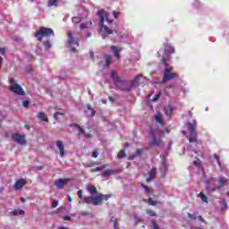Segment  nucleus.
<instances>
[{"label": "nucleus", "mask_w": 229, "mask_h": 229, "mask_svg": "<svg viewBox=\"0 0 229 229\" xmlns=\"http://www.w3.org/2000/svg\"><path fill=\"white\" fill-rule=\"evenodd\" d=\"M171 53H174V47L171 46H166L164 50L157 52V56H161V62L165 65L164 83H165V81H171V80H174V78H178V74L173 72V67L167 68V60H169Z\"/></svg>", "instance_id": "1"}, {"label": "nucleus", "mask_w": 229, "mask_h": 229, "mask_svg": "<svg viewBox=\"0 0 229 229\" xmlns=\"http://www.w3.org/2000/svg\"><path fill=\"white\" fill-rule=\"evenodd\" d=\"M87 191L89 192L90 196L84 197V203H88L89 205H95V207H97L98 205H101L103 201H108V199L112 198L110 194H99V191H98V189L94 185H88Z\"/></svg>", "instance_id": "2"}, {"label": "nucleus", "mask_w": 229, "mask_h": 229, "mask_svg": "<svg viewBox=\"0 0 229 229\" xmlns=\"http://www.w3.org/2000/svg\"><path fill=\"white\" fill-rule=\"evenodd\" d=\"M111 77L114 81V85L123 91H128L131 89V85H130L127 81L121 80L116 72H111Z\"/></svg>", "instance_id": "3"}, {"label": "nucleus", "mask_w": 229, "mask_h": 229, "mask_svg": "<svg viewBox=\"0 0 229 229\" xmlns=\"http://www.w3.org/2000/svg\"><path fill=\"white\" fill-rule=\"evenodd\" d=\"M98 15L100 17V22L102 24V31L105 33H107V35L114 34V30H110L106 25H105V21H107L109 24H112L114 21L108 20V13H106L105 10L99 11Z\"/></svg>", "instance_id": "4"}, {"label": "nucleus", "mask_w": 229, "mask_h": 229, "mask_svg": "<svg viewBox=\"0 0 229 229\" xmlns=\"http://www.w3.org/2000/svg\"><path fill=\"white\" fill-rule=\"evenodd\" d=\"M196 120H193V123H188L187 126H188V131L189 134L187 136V139L189 140V142H191V144H192V142H198V132H196Z\"/></svg>", "instance_id": "5"}, {"label": "nucleus", "mask_w": 229, "mask_h": 229, "mask_svg": "<svg viewBox=\"0 0 229 229\" xmlns=\"http://www.w3.org/2000/svg\"><path fill=\"white\" fill-rule=\"evenodd\" d=\"M10 87L9 89L11 92H13L14 94H17V96H26V91L22 89L21 85L15 82V79L12 78L10 80Z\"/></svg>", "instance_id": "6"}, {"label": "nucleus", "mask_w": 229, "mask_h": 229, "mask_svg": "<svg viewBox=\"0 0 229 229\" xmlns=\"http://www.w3.org/2000/svg\"><path fill=\"white\" fill-rule=\"evenodd\" d=\"M12 140L19 146H28V140H26V134H21L19 132H13L11 135Z\"/></svg>", "instance_id": "7"}, {"label": "nucleus", "mask_w": 229, "mask_h": 229, "mask_svg": "<svg viewBox=\"0 0 229 229\" xmlns=\"http://www.w3.org/2000/svg\"><path fill=\"white\" fill-rule=\"evenodd\" d=\"M49 35H55V33L51 29L42 27L38 31L36 32L35 37L39 42H42V37H49Z\"/></svg>", "instance_id": "8"}, {"label": "nucleus", "mask_w": 229, "mask_h": 229, "mask_svg": "<svg viewBox=\"0 0 229 229\" xmlns=\"http://www.w3.org/2000/svg\"><path fill=\"white\" fill-rule=\"evenodd\" d=\"M67 37H68V47H70L71 51H76V47H78V46H80V44H78V39H76V38H74V34H72V32L68 31L67 32Z\"/></svg>", "instance_id": "9"}, {"label": "nucleus", "mask_w": 229, "mask_h": 229, "mask_svg": "<svg viewBox=\"0 0 229 229\" xmlns=\"http://www.w3.org/2000/svg\"><path fill=\"white\" fill-rule=\"evenodd\" d=\"M69 182H71L70 178L56 179L54 182V185H55L57 189L62 190L64 187H65V185H67V183H69Z\"/></svg>", "instance_id": "10"}, {"label": "nucleus", "mask_w": 229, "mask_h": 229, "mask_svg": "<svg viewBox=\"0 0 229 229\" xmlns=\"http://www.w3.org/2000/svg\"><path fill=\"white\" fill-rule=\"evenodd\" d=\"M56 147L59 149V153H60L61 157H65V146H64V141L58 140L56 142Z\"/></svg>", "instance_id": "11"}, {"label": "nucleus", "mask_w": 229, "mask_h": 229, "mask_svg": "<svg viewBox=\"0 0 229 229\" xmlns=\"http://www.w3.org/2000/svg\"><path fill=\"white\" fill-rule=\"evenodd\" d=\"M25 185H26V181H24V179H19L14 183V189L16 191H19V189H22Z\"/></svg>", "instance_id": "12"}, {"label": "nucleus", "mask_w": 229, "mask_h": 229, "mask_svg": "<svg viewBox=\"0 0 229 229\" xmlns=\"http://www.w3.org/2000/svg\"><path fill=\"white\" fill-rule=\"evenodd\" d=\"M157 175V168H152L148 173V178L146 179V182H149L155 179Z\"/></svg>", "instance_id": "13"}, {"label": "nucleus", "mask_w": 229, "mask_h": 229, "mask_svg": "<svg viewBox=\"0 0 229 229\" xmlns=\"http://www.w3.org/2000/svg\"><path fill=\"white\" fill-rule=\"evenodd\" d=\"M111 49L114 52V55L116 58V60H119V58H121V55L119 53H121V51H123V49L117 48V47H115V46H111Z\"/></svg>", "instance_id": "14"}, {"label": "nucleus", "mask_w": 229, "mask_h": 229, "mask_svg": "<svg viewBox=\"0 0 229 229\" xmlns=\"http://www.w3.org/2000/svg\"><path fill=\"white\" fill-rule=\"evenodd\" d=\"M37 117L38 119H39V121H43L45 123H47L49 121V119L47 118V114L43 112L38 113Z\"/></svg>", "instance_id": "15"}, {"label": "nucleus", "mask_w": 229, "mask_h": 229, "mask_svg": "<svg viewBox=\"0 0 229 229\" xmlns=\"http://www.w3.org/2000/svg\"><path fill=\"white\" fill-rule=\"evenodd\" d=\"M115 173H119V170H106L102 173V177L106 178L108 176H112V174H115Z\"/></svg>", "instance_id": "16"}, {"label": "nucleus", "mask_w": 229, "mask_h": 229, "mask_svg": "<svg viewBox=\"0 0 229 229\" xmlns=\"http://www.w3.org/2000/svg\"><path fill=\"white\" fill-rule=\"evenodd\" d=\"M85 113L87 117H94V115H96V111H94L90 106H87V110Z\"/></svg>", "instance_id": "17"}, {"label": "nucleus", "mask_w": 229, "mask_h": 229, "mask_svg": "<svg viewBox=\"0 0 229 229\" xmlns=\"http://www.w3.org/2000/svg\"><path fill=\"white\" fill-rule=\"evenodd\" d=\"M160 139H157L156 135H152V141L150 142V146H160Z\"/></svg>", "instance_id": "18"}, {"label": "nucleus", "mask_w": 229, "mask_h": 229, "mask_svg": "<svg viewBox=\"0 0 229 229\" xmlns=\"http://www.w3.org/2000/svg\"><path fill=\"white\" fill-rule=\"evenodd\" d=\"M11 216H23L24 210L22 209H14L11 212H9Z\"/></svg>", "instance_id": "19"}, {"label": "nucleus", "mask_w": 229, "mask_h": 229, "mask_svg": "<svg viewBox=\"0 0 229 229\" xmlns=\"http://www.w3.org/2000/svg\"><path fill=\"white\" fill-rule=\"evenodd\" d=\"M140 78H142V75H138L137 77H135L134 79H133V81H131V85L133 86V87H139V83H140Z\"/></svg>", "instance_id": "20"}, {"label": "nucleus", "mask_w": 229, "mask_h": 229, "mask_svg": "<svg viewBox=\"0 0 229 229\" xmlns=\"http://www.w3.org/2000/svg\"><path fill=\"white\" fill-rule=\"evenodd\" d=\"M145 201L152 207H157V205H158V202L157 200H154L151 197L148 199H145Z\"/></svg>", "instance_id": "21"}, {"label": "nucleus", "mask_w": 229, "mask_h": 229, "mask_svg": "<svg viewBox=\"0 0 229 229\" xmlns=\"http://www.w3.org/2000/svg\"><path fill=\"white\" fill-rule=\"evenodd\" d=\"M199 198H200V199L202 201H204V203H208V198L207 197V195H205V193L203 191H201L199 194Z\"/></svg>", "instance_id": "22"}, {"label": "nucleus", "mask_w": 229, "mask_h": 229, "mask_svg": "<svg viewBox=\"0 0 229 229\" xmlns=\"http://www.w3.org/2000/svg\"><path fill=\"white\" fill-rule=\"evenodd\" d=\"M105 65L106 67H108V65H110L111 62H112V56L110 55H105Z\"/></svg>", "instance_id": "23"}, {"label": "nucleus", "mask_w": 229, "mask_h": 229, "mask_svg": "<svg viewBox=\"0 0 229 229\" xmlns=\"http://www.w3.org/2000/svg\"><path fill=\"white\" fill-rule=\"evenodd\" d=\"M226 182H228V180H226V178L220 177L218 179V187H223L225 185V183H226Z\"/></svg>", "instance_id": "24"}, {"label": "nucleus", "mask_w": 229, "mask_h": 229, "mask_svg": "<svg viewBox=\"0 0 229 229\" xmlns=\"http://www.w3.org/2000/svg\"><path fill=\"white\" fill-rule=\"evenodd\" d=\"M155 120L157 123H159V124H164V120H162V114L160 113L157 114V115L155 116Z\"/></svg>", "instance_id": "25"}, {"label": "nucleus", "mask_w": 229, "mask_h": 229, "mask_svg": "<svg viewBox=\"0 0 229 229\" xmlns=\"http://www.w3.org/2000/svg\"><path fill=\"white\" fill-rule=\"evenodd\" d=\"M106 167V165H103L102 166L96 167L91 169V173H96L97 171H103Z\"/></svg>", "instance_id": "26"}, {"label": "nucleus", "mask_w": 229, "mask_h": 229, "mask_svg": "<svg viewBox=\"0 0 229 229\" xmlns=\"http://www.w3.org/2000/svg\"><path fill=\"white\" fill-rule=\"evenodd\" d=\"M57 0H48L47 6H57Z\"/></svg>", "instance_id": "27"}, {"label": "nucleus", "mask_w": 229, "mask_h": 229, "mask_svg": "<svg viewBox=\"0 0 229 229\" xmlns=\"http://www.w3.org/2000/svg\"><path fill=\"white\" fill-rule=\"evenodd\" d=\"M118 158H124L126 157V152L124 150H120L117 154Z\"/></svg>", "instance_id": "28"}, {"label": "nucleus", "mask_w": 229, "mask_h": 229, "mask_svg": "<svg viewBox=\"0 0 229 229\" xmlns=\"http://www.w3.org/2000/svg\"><path fill=\"white\" fill-rule=\"evenodd\" d=\"M147 214L152 217H155V216H157V213L155 211H153L152 209H147L146 210Z\"/></svg>", "instance_id": "29"}, {"label": "nucleus", "mask_w": 229, "mask_h": 229, "mask_svg": "<svg viewBox=\"0 0 229 229\" xmlns=\"http://www.w3.org/2000/svg\"><path fill=\"white\" fill-rule=\"evenodd\" d=\"M214 157H215L219 167H221V158L219 157V155L215 154Z\"/></svg>", "instance_id": "30"}, {"label": "nucleus", "mask_w": 229, "mask_h": 229, "mask_svg": "<svg viewBox=\"0 0 229 229\" xmlns=\"http://www.w3.org/2000/svg\"><path fill=\"white\" fill-rule=\"evenodd\" d=\"M77 194H78L80 199H83V201H85V198H83V191H81V190L78 191Z\"/></svg>", "instance_id": "31"}, {"label": "nucleus", "mask_w": 229, "mask_h": 229, "mask_svg": "<svg viewBox=\"0 0 229 229\" xmlns=\"http://www.w3.org/2000/svg\"><path fill=\"white\" fill-rule=\"evenodd\" d=\"M72 21L74 24H78V22H81V19H80V17H73Z\"/></svg>", "instance_id": "32"}, {"label": "nucleus", "mask_w": 229, "mask_h": 229, "mask_svg": "<svg viewBox=\"0 0 229 229\" xmlns=\"http://www.w3.org/2000/svg\"><path fill=\"white\" fill-rule=\"evenodd\" d=\"M172 113H173V110L171 109V107H168V108L165 109V114L166 115H171Z\"/></svg>", "instance_id": "33"}, {"label": "nucleus", "mask_w": 229, "mask_h": 229, "mask_svg": "<svg viewBox=\"0 0 229 229\" xmlns=\"http://www.w3.org/2000/svg\"><path fill=\"white\" fill-rule=\"evenodd\" d=\"M99 156V152L97 150H94L91 154V157H93V158H98V157Z\"/></svg>", "instance_id": "34"}, {"label": "nucleus", "mask_w": 229, "mask_h": 229, "mask_svg": "<svg viewBox=\"0 0 229 229\" xmlns=\"http://www.w3.org/2000/svg\"><path fill=\"white\" fill-rule=\"evenodd\" d=\"M58 115H64V113H60V112L55 113L54 119H55V121L58 120Z\"/></svg>", "instance_id": "35"}, {"label": "nucleus", "mask_w": 229, "mask_h": 229, "mask_svg": "<svg viewBox=\"0 0 229 229\" xmlns=\"http://www.w3.org/2000/svg\"><path fill=\"white\" fill-rule=\"evenodd\" d=\"M188 217H189L190 219H193V220H196V219H197L195 214L192 215V214H191V213H188Z\"/></svg>", "instance_id": "36"}, {"label": "nucleus", "mask_w": 229, "mask_h": 229, "mask_svg": "<svg viewBox=\"0 0 229 229\" xmlns=\"http://www.w3.org/2000/svg\"><path fill=\"white\" fill-rule=\"evenodd\" d=\"M22 106H24V108H28V106H30V101L28 100L23 101Z\"/></svg>", "instance_id": "37"}, {"label": "nucleus", "mask_w": 229, "mask_h": 229, "mask_svg": "<svg viewBox=\"0 0 229 229\" xmlns=\"http://www.w3.org/2000/svg\"><path fill=\"white\" fill-rule=\"evenodd\" d=\"M44 46H45V47H47V49H49L51 47V43L49 41H46L44 43Z\"/></svg>", "instance_id": "38"}, {"label": "nucleus", "mask_w": 229, "mask_h": 229, "mask_svg": "<svg viewBox=\"0 0 229 229\" xmlns=\"http://www.w3.org/2000/svg\"><path fill=\"white\" fill-rule=\"evenodd\" d=\"M58 207V200H54L52 203V208H56Z\"/></svg>", "instance_id": "39"}, {"label": "nucleus", "mask_w": 229, "mask_h": 229, "mask_svg": "<svg viewBox=\"0 0 229 229\" xmlns=\"http://www.w3.org/2000/svg\"><path fill=\"white\" fill-rule=\"evenodd\" d=\"M161 93H157L155 98H153V101H158L160 99Z\"/></svg>", "instance_id": "40"}, {"label": "nucleus", "mask_w": 229, "mask_h": 229, "mask_svg": "<svg viewBox=\"0 0 229 229\" xmlns=\"http://www.w3.org/2000/svg\"><path fill=\"white\" fill-rule=\"evenodd\" d=\"M163 171H164V174L167 173V165L165 163H163Z\"/></svg>", "instance_id": "41"}, {"label": "nucleus", "mask_w": 229, "mask_h": 229, "mask_svg": "<svg viewBox=\"0 0 229 229\" xmlns=\"http://www.w3.org/2000/svg\"><path fill=\"white\" fill-rule=\"evenodd\" d=\"M142 155V150H137L136 153L134 154V156L136 157H140Z\"/></svg>", "instance_id": "42"}, {"label": "nucleus", "mask_w": 229, "mask_h": 229, "mask_svg": "<svg viewBox=\"0 0 229 229\" xmlns=\"http://www.w3.org/2000/svg\"><path fill=\"white\" fill-rule=\"evenodd\" d=\"M142 188L145 189L146 192L149 193L150 192V189L148 188V186L144 185V184H141Z\"/></svg>", "instance_id": "43"}, {"label": "nucleus", "mask_w": 229, "mask_h": 229, "mask_svg": "<svg viewBox=\"0 0 229 229\" xmlns=\"http://www.w3.org/2000/svg\"><path fill=\"white\" fill-rule=\"evenodd\" d=\"M87 28H89V26H88L86 23H82V24L81 25V30H85V29H87Z\"/></svg>", "instance_id": "44"}, {"label": "nucleus", "mask_w": 229, "mask_h": 229, "mask_svg": "<svg viewBox=\"0 0 229 229\" xmlns=\"http://www.w3.org/2000/svg\"><path fill=\"white\" fill-rule=\"evenodd\" d=\"M113 15H114V19H117L119 17V13L114 11Z\"/></svg>", "instance_id": "45"}, {"label": "nucleus", "mask_w": 229, "mask_h": 229, "mask_svg": "<svg viewBox=\"0 0 229 229\" xmlns=\"http://www.w3.org/2000/svg\"><path fill=\"white\" fill-rule=\"evenodd\" d=\"M63 219H64V221H71V216H64L63 217Z\"/></svg>", "instance_id": "46"}, {"label": "nucleus", "mask_w": 229, "mask_h": 229, "mask_svg": "<svg viewBox=\"0 0 229 229\" xmlns=\"http://www.w3.org/2000/svg\"><path fill=\"white\" fill-rule=\"evenodd\" d=\"M81 216H90V213H89L87 211H83L81 213Z\"/></svg>", "instance_id": "47"}, {"label": "nucleus", "mask_w": 229, "mask_h": 229, "mask_svg": "<svg viewBox=\"0 0 229 229\" xmlns=\"http://www.w3.org/2000/svg\"><path fill=\"white\" fill-rule=\"evenodd\" d=\"M77 129L79 130L80 133H85V131H83L81 126L79 125V127H77Z\"/></svg>", "instance_id": "48"}, {"label": "nucleus", "mask_w": 229, "mask_h": 229, "mask_svg": "<svg viewBox=\"0 0 229 229\" xmlns=\"http://www.w3.org/2000/svg\"><path fill=\"white\" fill-rule=\"evenodd\" d=\"M198 219L200 220L201 223H206V222H205V219H203V216H198Z\"/></svg>", "instance_id": "49"}, {"label": "nucleus", "mask_w": 229, "mask_h": 229, "mask_svg": "<svg viewBox=\"0 0 229 229\" xmlns=\"http://www.w3.org/2000/svg\"><path fill=\"white\" fill-rule=\"evenodd\" d=\"M70 126H74V128H80V124L78 123H72Z\"/></svg>", "instance_id": "50"}, {"label": "nucleus", "mask_w": 229, "mask_h": 229, "mask_svg": "<svg viewBox=\"0 0 229 229\" xmlns=\"http://www.w3.org/2000/svg\"><path fill=\"white\" fill-rule=\"evenodd\" d=\"M135 158H136V157L133 154L132 156L128 157V160H134Z\"/></svg>", "instance_id": "51"}, {"label": "nucleus", "mask_w": 229, "mask_h": 229, "mask_svg": "<svg viewBox=\"0 0 229 229\" xmlns=\"http://www.w3.org/2000/svg\"><path fill=\"white\" fill-rule=\"evenodd\" d=\"M1 65H3V57L0 56V68H1Z\"/></svg>", "instance_id": "52"}, {"label": "nucleus", "mask_w": 229, "mask_h": 229, "mask_svg": "<svg viewBox=\"0 0 229 229\" xmlns=\"http://www.w3.org/2000/svg\"><path fill=\"white\" fill-rule=\"evenodd\" d=\"M24 128H25L26 130H30V125L25 124V125H24Z\"/></svg>", "instance_id": "53"}, {"label": "nucleus", "mask_w": 229, "mask_h": 229, "mask_svg": "<svg viewBox=\"0 0 229 229\" xmlns=\"http://www.w3.org/2000/svg\"><path fill=\"white\" fill-rule=\"evenodd\" d=\"M102 38H106V34L103 33V34H102Z\"/></svg>", "instance_id": "54"}, {"label": "nucleus", "mask_w": 229, "mask_h": 229, "mask_svg": "<svg viewBox=\"0 0 229 229\" xmlns=\"http://www.w3.org/2000/svg\"><path fill=\"white\" fill-rule=\"evenodd\" d=\"M102 103H103L104 105H106V101L105 99H102Z\"/></svg>", "instance_id": "55"}, {"label": "nucleus", "mask_w": 229, "mask_h": 229, "mask_svg": "<svg viewBox=\"0 0 229 229\" xmlns=\"http://www.w3.org/2000/svg\"><path fill=\"white\" fill-rule=\"evenodd\" d=\"M69 201H72V199L71 198V196L68 197Z\"/></svg>", "instance_id": "56"}, {"label": "nucleus", "mask_w": 229, "mask_h": 229, "mask_svg": "<svg viewBox=\"0 0 229 229\" xmlns=\"http://www.w3.org/2000/svg\"><path fill=\"white\" fill-rule=\"evenodd\" d=\"M109 100L114 101V98L109 97Z\"/></svg>", "instance_id": "57"}, {"label": "nucleus", "mask_w": 229, "mask_h": 229, "mask_svg": "<svg viewBox=\"0 0 229 229\" xmlns=\"http://www.w3.org/2000/svg\"><path fill=\"white\" fill-rule=\"evenodd\" d=\"M193 164H194V165H198V162L197 161H194Z\"/></svg>", "instance_id": "58"}, {"label": "nucleus", "mask_w": 229, "mask_h": 229, "mask_svg": "<svg viewBox=\"0 0 229 229\" xmlns=\"http://www.w3.org/2000/svg\"><path fill=\"white\" fill-rule=\"evenodd\" d=\"M21 201H23V202H24V201H26V199H24V198H21Z\"/></svg>", "instance_id": "59"}, {"label": "nucleus", "mask_w": 229, "mask_h": 229, "mask_svg": "<svg viewBox=\"0 0 229 229\" xmlns=\"http://www.w3.org/2000/svg\"><path fill=\"white\" fill-rule=\"evenodd\" d=\"M92 56H94V54L91 53V54H90V57L92 58Z\"/></svg>", "instance_id": "60"}, {"label": "nucleus", "mask_w": 229, "mask_h": 229, "mask_svg": "<svg viewBox=\"0 0 229 229\" xmlns=\"http://www.w3.org/2000/svg\"><path fill=\"white\" fill-rule=\"evenodd\" d=\"M90 36H91V34H90V33H89V34H88V37H90Z\"/></svg>", "instance_id": "61"}, {"label": "nucleus", "mask_w": 229, "mask_h": 229, "mask_svg": "<svg viewBox=\"0 0 229 229\" xmlns=\"http://www.w3.org/2000/svg\"><path fill=\"white\" fill-rule=\"evenodd\" d=\"M182 133L185 135V131H182Z\"/></svg>", "instance_id": "62"}, {"label": "nucleus", "mask_w": 229, "mask_h": 229, "mask_svg": "<svg viewBox=\"0 0 229 229\" xmlns=\"http://www.w3.org/2000/svg\"><path fill=\"white\" fill-rule=\"evenodd\" d=\"M227 196H229V191L227 192Z\"/></svg>", "instance_id": "63"}]
</instances>
